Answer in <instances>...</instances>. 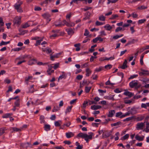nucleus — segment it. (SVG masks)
<instances>
[{"instance_id": "f257e3e1", "label": "nucleus", "mask_w": 149, "mask_h": 149, "mask_svg": "<svg viewBox=\"0 0 149 149\" xmlns=\"http://www.w3.org/2000/svg\"><path fill=\"white\" fill-rule=\"evenodd\" d=\"M129 86L131 88L135 87V90L136 91L140 88V85H138V81L136 80L132 81L129 83Z\"/></svg>"}, {"instance_id": "f03ea898", "label": "nucleus", "mask_w": 149, "mask_h": 149, "mask_svg": "<svg viewBox=\"0 0 149 149\" xmlns=\"http://www.w3.org/2000/svg\"><path fill=\"white\" fill-rule=\"evenodd\" d=\"M13 22L14 25L19 26L21 22V17H16L13 19Z\"/></svg>"}, {"instance_id": "7ed1b4c3", "label": "nucleus", "mask_w": 149, "mask_h": 149, "mask_svg": "<svg viewBox=\"0 0 149 149\" xmlns=\"http://www.w3.org/2000/svg\"><path fill=\"white\" fill-rule=\"evenodd\" d=\"M20 146L21 147L23 148H26V149L29 147L32 148L33 145H32L31 142H26L25 143H21L20 144Z\"/></svg>"}, {"instance_id": "20e7f679", "label": "nucleus", "mask_w": 149, "mask_h": 149, "mask_svg": "<svg viewBox=\"0 0 149 149\" xmlns=\"http://www.w3.org/2000/svg\"><path fill=\"white\" fill-rule=\"evenodd\" d=\"M90 134L89 135L87 134H85V137L84 138L85 140L86 141V142H88L89 141V139H92L93 138V134L92 132H90Z\"/></svg>"}, {"instance_id": "39448f33", "label": "nucleus", "mask_w": 149, "mask_h": 149, "mask_svg": "<svg viewBox=\"0 0 149 149\" xmlns=\"http://www.w3.org/2000/svg\"><path fill=\"white\" fill-rule=\"evenodd\" d=\"M111 133L112 131H111L110 132L106 131L105 132H104L102 134V137L104 139L109 137V136H111Z\"/></svg>"}, {"instance_id": "423d86ee", "label": "nucleus", "mask_w": 149, "mask_h": 149, "mask_svg": "<svg viewBox=\"0 0 149 149\" xmlns=\"http://www.w3.org/2000/svg\"><path fill=\"white\" fill-rule=\"evenodd\" d=\"M149 75V72L147 70H143L142 69H140V75L146 76Z\"/></svg>"}, {"instance_id": "0eeeda50", "label": "nucleus", "mask_w": 149, "mask_h": 149, "mask_svg": "<svg viewBox=\"0 0 149 149\" xmlns=\"http://www.w3.org/2000/svg\"><path fill=\"white\" fill-rule=\"evenodd\" d=\"M125 92L123 93V94L126 96H128L129 97H131L133 96L134 94L131 92L127 91V90H125Z\"/></svg>"}, {"instance_id": "6e6552de", "label": "nucleus", "mask_w": 149, "mask_h": 149, "mask_svg": "<svg viewBox=\"0 0 149 149\" xmlns=\"http://www.w3.org/2000/svg\"><path fill=\"white\" fill-rule=\"evenodd\" d=\"M15 9L17 10L18 12L19 13H22L23 12L22 8L19 5H17V4H15L14 5Z\"/></svg>"}, {"instance_id": "1a4fd4ad", "label": "nucleus", "mask_w": 149, "mask_h": 149, "mask_svg": "<svg viewBox=\"0 0 149 149\" xmlns=\"http://www.w3.org/2000/svg\"><path fill=\"white\" fill-rule=\"evenodd\" d=\"M74 28L73 29L71 28L66 29V30L69 35L73 34L74 33Z\"/></svg>"}, {"instance_id": "9d476101", "label": "nucleus", "mask_w": 149, "mask_h": 149, "mask_svg": "<svg viewBox=\"0 0 149 149\" xmlns=\"http://www.w3.org/2000/svg\"><path fill=\"white\" fill-rule=\"evenodd\" d=\"M127 61L126 59H125L124 62H123L122 66L120 67V68L123 69H125L127 67Z\"/></svg>"}, {"instance_id": "9b49d317", "label": "nucleus", "mask_w": 149, "mask_h": 149, "mask_svg": "<svg viewBox=\"0 0 149 149\" xmlns=\"http://www.w3.org/2000/svg\"><path fill=\"white\" fill-rule=\"evenodd\" d=\"M115 113V111L114 110H112L110 111L109 112V113L107 115L108 117H112Z\"/></svg>"}, {"instance_id": "f8f14e48", "label": "nucleus", "mask_w": 149, "mask_h": 149, "mask_svg": "<svg viewBox=\"0 0 149 149\" xmlns=\"http://www.w3.org/2000/svg\"><path fill=\"white\" fill-rule=\"evenodd\" d=\"M101 106L100 105H93L91 107V109L93 110H96L101 108Z\"/></svg>"}, {"instance_id": "ddd939ff", "label": "nucleus", "mask_w": 149, "mask_h": 149, "mask_svg": "<svg viewBox=\"0 0 149 149\" xmlns=\"http://www.w3.org/2000/svg\"><path fill=\"white\" fill-rule=\"evenodd\" d=\"M121 124H122L121 122L119 121L117 122L116 123H114L111 124V126L112 127L113 126H118L117 127H116V128H118V127H119V125H121Z\"/></svg>"}, {"instance_id": "4468645a", "label": "nucleus", "mask_w": 149, "mask_h": 149, "mask_svg": "<svg viewBox=\"0 0 149 149\" xmlns=\"http://www.w3.org/2000/svg\"><path fill=\"white\" fill-rule=\"evenodd\" d=\"M75 145L77 146V147L76 148V149H82L83 145H80L78 141L76 142Z\"/></svg>"}, {"instance_id": "2eb2a0df", "label": "nucleus", "mask_w": 149, "mask_h": 149, "mask_svg": "<svg viewBox=\"0 0 149 149\" xmlns=\"http://www.w3.org/2000/svg\"><path fill=\"white\" fill-rule=\"evenodd\" d=\"M74 135V134L72 132H70L66 133V137L68 138H70Z\"/></svg>"}, {"instance_id": "dca6fc26", "label": "nucleus", "mask_w": 149, "mask_h": 149, "mask_svg": "<svg viewBox=\"0 0 149 149\" xmlns=\"http://www.w3.org/2000/svg\"><path fill=\"white\" fill-rule=\"evenodd\" d=\"M42 16L45 19H48L51 17L50 15L48 13H45L42 15Z\"/></svg>"}, {"instance_id": "f3484780", "label": "nucleus", "mask_w": 149, "mask_h": 149, "mask_svg": "<svg viewBox=\"0 0 149 149\" xmlns=\"http://www.w3.org/2000/svg\"><path fill=\"white\" fill-rule=\"evenodd\" d=\"M91 13L89 12H88L86 13L85 15H86V17L83 19L84 20H86L87 19H89Z\"/></svg>"}, {"instance_id": "a211bd4d", "label": "nucleus", "mask_w": 149, "mask_h": 149, "mask_svg": "<svg viewBox=\"0 0 149 149\" xmlns=\"http://www.w3.org/2000/svg\"><path fill=\"white\" fill-rule=\"evenodd\" d=\"M12 113H7L4 114L2 118H10L12 115Z\"/></svg>"}, {"instance_id": "6ab92c4d", "label": "nucleus", "mask_w": 149, "mask_h": 149, "mask_svg": "<svg viewBox=\"0 0 149 149\" xmlns=\"http://www.w3.org/2000/svg\"><path fill=\"white\" fill-rule=\"evenodd\" d=\"M86 76L89 77L91 74V71L89 68H87L86 70Z\"/></svg>"}, {"instance_id": "aec40b11", "label": "nucleus", "mask_w": 149, "mask_h": 149, "mask_svg": "<svg viewBox=\"0 0 149 149\" xmlns=\"http://www.w3.org/2000/svg\"><path fill=\"white\" fill-rule=\"evenodd\" d=\"M45 130L46 131H48L50 130V126L48 124H45L44 126Z\"/></svg>"}, {"instance_id": "412c9836", "label": "nucleus", "mask_w": 149, "mask_h": 149, "mask_svg": "<svg viewBox=\"0 0 149 149\" xmlns=\"http://www.w3.org/2000/svg\"><path fill=\"white\" fill-rule=\"evenodd\" d=\"M80 44L79 43L75 44L74 45V46L77 47L75 49V50L76 51H78L80 50Z\"/></svg>"}, {"instance_id": "4be33fe9", "label": "nucleus", "mask_w": 149, "mask_h": 149, "mask_svg": "<svg viewBox=\"0 0 149 149\" xmlns=\"http://www.w3.org/2000/svg\"><path fill=\"white\" fill-rule=\"evenodd\" d=\"M104 28H106L108 31H110L112 29V27L109 24H107L104 26Z\"/></svg>"}, {"instance_id": "5701e85b", "label": "nucleus", "mask_w": 149, "mask_h": 149, "mask_svg": "<svg viewBox=\"0 0 149 149\" xmlns=\"http://www.w3.org/2000/svg\"><path fill=\"white\" fill-rule=\"evenodd\" d=\"M6 130V128L4 127H2L0 128V136L4 133L5 131Z\"/></svg>"}, {"instance_id": "b1692460", "label": "nucleus", "mask_w": 149, "mask_h": 149, "mask_svg": "<svg viewBox=\"0 0 149 149\" xmlns=\"http://www.w3.org/2000/svg\"><path fill=\"white\" fill-rule=\"evenodd\" d=\"M45 117L41 115L40 116V123H45V121L44 120Z\"/></svg>"}, {"instance_id": "393cba45", "label": "nucleus", "mask_w": 149, "mask_h": 149, "mask_svg": "<svg viewBox=\"0 0 149 149\" xmlns=\"http://www.w3.org/2000/svg\"><path fill=\"white\" fill-rule=\"evenodd\" d=\"M104 69V67L102 66H100L98 68H96L95 70V71L96 72H98L103 70Z\"/></svg>"}, {"instance_id": "a878e982", "label": "nucleus", "mask_w": 149, "mask_h": 149, "mask_svg": "<svg viewBox=\"0 0 149 149\" xmlns=\"http://www.w3.org/2000/svg\"><path fill=\"white\" fill-rule=\"evenodd\" d=\"M63 74L61 75H60L59 78H58V81L60 79H62V78H64V79H65L66 77V76L65 75V73L64 72H62Z\"/></svg>"}, {"instance_id": "bb28decb", "label": "nucleus", "mask_w": 149, "mask_h": 149, "mask_svg": "<svg viewBox=\"0 0 149 149\" xmlns=\"http://www.w3.org/2000/svg\"><path fill=\"white\" fill-rule=\"evenodd\" d=\"M34 85H33L30 86V88L29 90V93H33L34 92Z\"/></svg>"}, {"instance_id": "cd10ccee", "label": "nucleus", "mask_w": 149, "mask_h": 149, "mask_svg": "<svg viewBox=\"0 0 149 149\" xmlns=\"http://www.w3.org/2000/svg\"><path fill=\"white\" fill-rule=\"evenodd\" d=\"M125 30V29H123V28L121 27H118L115 29V31L116 32H117L121 31L122 30L123 31H124Z\"/></svg>"}, {"instance_id": "c85d7f7f", "label": "nucleus", "mask_w": 149, "mask_h": 149, "mask_svg": "<svg viewBox=\"0 0 149 149\" xmlns=\"http://www.w3.org/2000/svg\"><path fill=\"white\" fill-rule=\"evenodd\" d=\"M15 106H16L17 107L19 106L20 105V100L19 99H18L15 102Z\"/></svg>"}, {"instance_id": "c756f323", "label": "nucleus", "mask_w": 149, "mask_h": 149, "mask_svg": "<svg viewBox=\"0 0 149 149\" xmlns=\"http://www.w3.org/2000/svg\"><path fill=\"white\" fill-rule=\"evenodd\" d=\"M85 134H83L82 133H80L77 135V136L81 137L82 138H84L85 137Z\"/></svg>"}, {"instance_id": "7c9ffc66", "label": "nucleus", "mask_w": 149, "mask_h": 149, "mask_svg": "<svg viewBox=\"0 0 149 149\" xmlns=\"http://www.w3.org/2000/svg\"><path fill=\"white\" fill-rule=\"evenodd\" d=\"M91 88V87H88L86 86L85 88V91L86 93H88L89 92Z\"/></svg>"}, {"instance_id": "2f4dec72", "label": "nucleus", "mask_w": 149, "mask_h": 149, "mask_svg": "<svg viewBox=\"0 0 149 149\" xmlns=\"http://www.w3.org/2000/svg\"><path fill=\"white\" fill-rule=\"evenodd\" d=\"M72 107V106L68 107L66 109L65 112V113H66L68 112H70L71 110Z\"/></svg>"}, {"instance_id": "473e14b6", "label": "nucleus", "mask_w": 149, "mask_h": 149, "mask_svg": "<svg viewBox=\"0 0 149 149\" xmlns=\"http://www.w3.org/2000/svg\"><path fill=\"white\" fill-rule=\"evenodd\" d=\"M99 19L100 21H104L105 20V17L103 15H101L99 17Z\"/></svg>"}, {"instance_id": "72a5a7b5", "label": "nucleus", "mask_w": 149, "mask_h": 149, "mask_svg": "<svg viewBox=\"0 0 149 149\" xmlns=\"http://www.w3.org/2000/svg\"><path fill=\"white\" fill-rule=\"evenodd\" d=\"M10 42V41H9L8 42H5L2 41L0 43V46H1L2 45H5L9 43Z\"/></svg>"}, {"instance_id": "f704fd0d", "label": "nucleus", "mask_w": 149, "mask_h": 149, "mask_svg": "<svg viewBox=\"0 0 149 149\" xmlns=\"http://www.w3.org/2000/svg\"><path fill=\"white\" fill-rule=\"evenodd\" d=\"M123 36V34H121L120 35H116L115 36L113 37V38L114 39H116L119 38Z\"/></svg>"}, {"instance_id": "c9c22d12", "label": "nucleus", "mask_w": 149, "mask_h": 149, "mask_svg": "<svg viewBox=\"0 0 149 149\" xmlns=\"http://www.w3.org/2000/svg\"><path fill=\"white\" fill-rule=\"evenodd\" d=\"M122 114L123 113L121 112H117L116 113V117H119L120 118V117L122 116V115H123Z\"/></svg>"}, {"instance_id": "e433bc0d", "label": "nucleus", "mask_w": 149, "mask_h": 149, "mask_svg": "<svg viewBox=\"0 0 149 149\" xmlns=\"http://www.w3.org/2000/svg\"><path fill=\"white\" fill-rule=\"evenodd\" d=\"M108 2H107V4H109L110 3H115L118 1V0H107Z\"/></svg>"}, {"instance_id": "4c0bfd02", "label": "nucleus", "mask_w": 149, "mask_h": 149, "mask_svg": "<svg viewBox=\"0 0 149 149\" xmlns=\"http://www.w3.org/2000/svg\"><path fill=\"white\" fill-rule=\"evenodd\" d=\"M75 24L73 22H70V23H67V26H68V27H72V26H74Z\"/></svg>"}, {"instance_id": "58836bf2", "label": "nucleus", "mask_w": 149, "mask_h": 149, "mask_svg": "<svg viewBox=\"0 0 149 149\" xmlns=\"http://www.w3.org/2000/svg\"><path fill=\"white\" fill-rule=\"evenodd\" d=\"M133 118V116H131L130 117H129L127 118H126L124 119L123 120V121L124 122L125 121H130L131 120H132Z\"/></svg>"}, {"instance_id": "ea45409f", "label": "nucleus", "mask_w": 149, "mask_h": 149, "mask_svg": "<svg viewBox=\"0 0 149 149\" xmlns=\"http://www.w3.org/2000/svg\"><path fill=\"white\" fill-rule=\"evenodd\" d=\"M53 0H45L42 2L41 4H47L49 2H51Z\"/></svg>"}, {"instance_id": "a19ab883", "label": "nucleus", "mask_w": 149, "mask_h": 149, "mask_svg": "<svg viewBox=\"0 0 149 149\" xmlns=\"http://www.w3.org/2000/svg\"><path fill=\"white\" fill-rule=\"evenodd\" d=\"M30 26V25H29V24L27 22L26 23L22 25V27L23 28H26Z\"/></svg>"}, {"instance_id": "79ce46f5", "label": "nucleus", "mask_w": 149, "mask_h": 149, "mask_svg": "<svg viewBox=\"0 0 149 149\" xmlns=\"http://www.w3.org/2000/svg\"><path fill=\"white\" fill-rule=\"evenodd\" d=\"M104 24V23L102 22H100L98 21H97L95 23V24L97 26L102 25Z\"/></svg>"}, {"instance_id": "37998d69", "label": "nucleus", "mask_w": 149, "mask_h": 149, "mask_svg": "<svg viewBox=\"0 0 149 149\" xmlns=\"http://www.w3.org/2000/svg\"><path fill=\"white\" fill-rule=\"evenodd\" d=\"M19 31L20 32V33L19 34V35H24L25 34V33L24 32V30H23L22 29H19Z\"/></svg>"}, {"instance_id": "c03bdc74", "label": "nucleus", "mask_w": 149, "mask_h": 149, "mask_svg": "<svg viewBox=\"0 0 149 149\" xmlns=\"http://www.w3.org/2000/svg\"><path fill=\"white\" fill-rule=\"evenodd\" d=\"M118 17V16L117 14L116 15H113L110 18V19H115V18L116 17Z\"/></svg>"}, {"instance_id": "a18cd8bd", "label": "nucleus", "mask_w": 149, "mask_h": 149, "mask_svg": "<svg viewBox=\"0 0 149 149\" xmlns=\"http://www.w3.org/2000/svg\"><path fill=\"white\" fill-rule=\"evenodd\" d=\"M129 135L128 134H127L125 135L123 137V139H122V140H125L127 139L129 137Z\"/></svg>"}, {"instance_id": "49530a36", "label": "nucleus", "mask_w": 149, "mask_h": 149, "mask_svg": "<svg viewBox=\"0 0 149 149\" xmlns=\"http://www.w3.org/2000/svg\"><path fill=\"white\" fill-rule=\"evenodd\" d=\"M4 25V23L2 17H0V26H3Z\"/></svg>"}, {"instance_id": "de8ad7c7", "label": "nucleus", "mask_w": 149, "mask_h": 149, "mask_svg": "<svg viewBox=\"0 0 149 149\" xmlns=\"http://www.w3.org/2000/svg\"><path fill=\"white\" fill-rule=\"evenodd\" d=\"M130 113L129 112H127L126 113H125L124 114H123V115H122V116L120 117V118H123V117H125L126 116H128L130 115Z\"/></svg>"}, {"instance_id": "09e8293b", "label": "nucleus", "mask_w": 149, "mask_h": 149, "mask_svg": "<svg viewBox=\"0 0 149 149\" xmlns=\"http://www.w3.org/2000/svg\"><path fill=\"white\" fill-rule=\"evenodd\" d=\"M37 64L38 65H46L48 64V63H43L42 62H39L37 63Z\"/></svg>"}, {"instance_id": "8fccbe9b", "label": "nucleus", "mask_w": 149, "mask_h": 149, "mask_svg": "<svg viewBox=\"0 0 149 149\" xmlns=\"http://www.w3.org/2000/svg\"><path fill=\"white\" fill-rule=\"evenodd\" d=\"M83 77L82 75H79L77 76L76 78L77 80H80Z\"/></svg>"}, {"instance_id": "3c124183", "label": "nucleus", "mask_w": 149, "mask_h": 149, "mask_svg": "<svg viewBox=\"0 0 149 149\" xmlns=\"http://www.w3.org/2000/svg\"><path fill=\"white\" fill-rule=\"evenodd\" d=\"M112 67V65L111 64H108L104 66V68L105 69H108L109 68V69H111Z\"/></svg>"}, {"instance_id": "603ef678", "label": "nucleus", "mask_w": 149, "mask_h": 149, "mask_svg": "<svg viewBox=\"0 0 149 149\" xmlns=\"http://www.w3.org/2000/svg\"><path fill=\"white\" fill-rule=\"evenodd\" d=\"M138 76V75L137 74H135V75H131L130 77L129 78V79L130 80L131 79H132Z\"/></svg>"}, {"instance_id": "864d4df0", "label": "nucleus", "mask_w": 149, "mask_h": 149, "mask_svg": "<svg viewBox=\"0 0 149 149\" xmlns=\"http://www.w3.org/2000/svg\"><path fill=\"white\" fill-rule=\"evenodd\" d=\"M149 49V45L146 46L145 48H143L142 49L140 48V52L143 51L145 49Z\"/></svg>"}, {"instance_id": "5fc2aeb1", "label": "nucleus", "mask_w": 149, "mask_h": 149, "mask_svg": "<svg viewBox=\"0 0 149 149\" xmlns=\"http://www.w3.org/2000/svg\"><path fill=\"white\" fill-rule=\"evenodd\" d=\"M42 10V8L38 6H36L34 8V10L35 11H40Z\"/></svg>"}, {"instance_id": "6e6d98bb", "label": "nucleus", "mask_w": 149, "mask_h": 149, "mask_svg": "<svg viewBox=\"0 0 149 149\" xmlns=\"http://www.w3.org/2000/svg\"><path fill=\"white\" fill-rule=\"evenodd\" d=\"M22 49V48H14L12 50L14 51H19L20 50H21Z\"/></svg>"}, {"instance_id": "4d7b16f0", "label": "nucleus", "mask_w": 149, "mask_h": 149, "mask_svg": "<svg viewBox=\"0 0 149 149\" xmlns=\"http://www.w3.org/2000/svg\"><path fill=\"white\" fill-rule=\"evenodd\" d=\"M117 74L119 76H120L122 78H123L124 77V74L122 72H118L117 73Z\"/></svg>"}, {"instance_id": "13d9d810", "label": "nucleus", "mask_w": 149, "mask_h": 149, "mask_svg": "<svg viewBox=\"0 0 149 149\" xmlns=\"http://www.w3.org/2000/svg\"><path fill=\"white\" fill-rule=\"evenodd\" d=\"M148 106V105L147 104V103L146 104H144L142 103L141 105V107L142 108H143L145 109L147 108V107Z\"/></svg>"}, {"instance_id": "bf43d9fd", "label": "nucleus", "mask_w": 149, "mask_h": 149, "mask_svg": "<svg viewBox=\"0 0 149 149\" xmlns=\"http://www.w3.org/2000/svg\"><path fill=\"white\" fill-rule=\"evenodd\" d=\"M88 104L89 105H91L92 104H96V102H95V101H91L90 100H89V102H88Z\"/></svg>"}, {"instance_id": "052dcab7", "label": "nucleus", "mask_w": 149, "mask_h": 149, "mask_svg": "<svg viewBox=\"0 0 149 149\" xmlns=\"http://www.w3.org/2000/svg\"><path fill=\"white\" fill-rule=\"evenodd\" d=\"M13 129L14 131L18 132L19 131H21V130L20 129H19L16 127H13Z\"/></svg>"}, {"instance_id": "680f3d73", "label": "nucleus", "mask_w": 149, "mask_h": 149, "mask_svg": "<svg viewBox=\"0 0 149 149\" xmlns=\"http://www.w3.org/2000/svg\"><path fill=\"white\" fill-rule=\"evenodd\" d=\"M82 84L83 85H84L85 84H86L87 85H88V82L87 81L85 80V79L84 80L82 81Z\"/></svg>"}, {"instance_id": "e2e57ef3", "label": "nucleus", "mask_w": 149, "mask_h": 149, "mask_svg": "<svg viewBox=\"0 0 149 149\" xmlns=\"http://www.w3.org/2000/svg\"><path fill=\"white\" fill-rule=\"evenodd\" d=\"M59 63H57L54 64V66H53V68L55 69H56L59 67Z\"/></svg>"}, {"instance_id": "0e129e2a", "label": "nucleus", "mask_w": 149, "mask_h": 149, "mask_svg": "<svg viewBox=\"0 0 149 149\" xmlns=\"http://www.w3.org/2000/svg\"><path fill=\"white\" fill-rule=\"evenodd\" d=\"M89 32L87 29H86L85 30V32L84 34V35L85 36H87L89 34Z\"/></svg>"}, {"instance_id": "69168bd1", "label": "nucleus", "mask_w": 149, "mask_h": 149, "mask_svg": "<svg viewBox=\"0 0 149 149\" xmlns=\"http://www.w3.org/2000/svg\"><path fill=\"white\" fill-rule=\"evenodd\" d=\"M54 124L56 127H59L60 126V124L58 121H56L54 123Z\"/></svg>"}, {"instance_id": "338daca9", "label": "nucleus", "mask_w": 149, "mask_h": 149, "mask_svg": "<svg viewBox=\"0 0 149 149\" xmlns=\"http://www.w3.org/2000/svg\"><path fill=\"white\" fill-rule=\"evenodd\" d=\"M88 101H84V103L83 104V107L84 108H85L86 106L88 105Z\"/></svg>"}, {"instance_id": "774afa93", "label": "nucleus", "mask_w": 149, "mask_h": 149, "mask_svg": "<svg viewBox=\"0 0 149 149\" xmlns=\"http://www.w3.org/2000/svg\"><path fill=\"white\" fill-rule=\"evenodd\" d=\"M54 148L55 149H65V148L61 146H56L54 147Z\"/></svg>"}]
</instances>
